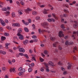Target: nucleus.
<instances>
[{"instance_id": "obj_1", "label": "nucleus", "mask_w": 78, "mask_h": 78, "mask_svg": "<svg viewBox=\"0 0 78 78\" xmlns=\"http://www.w3.org/2000/svg\"><path fill=\"white\" fill-rule=\"evenodd\" d=\"M41 26H43L44 28H46V29H49V27L47 26H48V23L46 22H44L43 23H41Z\"/></svg>"}, {"instance_id": "obj_2", "label": "nucleus", "mask_w": 78, "mask_h": 78, "mask_svg": "<svg viewBox=\"0 0 78 78\" xmlns=\"http://www.w3.org/2000/svg\"><path fill=\"white\" fill-rule=\"evenodd\" d=\"M77 34V36H78V30L77 31H74L73 32V35H72L71 37L73 38V39H75V35L74 34L76 35V34Z\"/></svg>"}, {"instance_id": "obj_3", "label": "nucleus", "mask_w": 78, "mask_h": 78, "mask_svg": "<svg viewBox=\"0 0 78 78\" xmlns=\"http://www.w3.org/2000/svg\"><path fill=\"white\" fill-rule=\"evenodd\" d=\"M17 35L19 36V38L21 40H22L23 39V36L20 33H18L17 34Z\"/></svg>"}, {"instance_id": "obj_4", "label": "nucleus", "mask_w": 78, "mask_h": 78, "mask_svg": "<svg viewBox=\"0 0 78 78\" xmlns=\"http://www.w3.org/2000/svg\"><path fill=\"white\" fill-rule=\"evenodd\" d=\"M74 24L73 25V27L74 28H76L77 27H78V22L77 21H74Z\"/></svg>"}, {"instance_id": "obj_5", "label": "nucleus", "mask_w": 78, "mask_h": 78, "mask_svg": "<svg viewBox=\"0 0 78 78\" xmlns=\"http://www.w3.org/2000/svg\"><path fill=\"white\" fill-rule=\"evenodd\" d=\"M44 66H45L46 69H46V71L47 72H50V70L48 69V64L44 63Z\"/></svg>"}, {"instance_id": "obj_6", "label": "nucleus", "mask_w": 78, "mask_h": 78, "mask_svg": "<svg viewBox=\"0 0 78 78\" xmlns=\"http://www.w3.org/2000/svg\"><path fill=\"white\" fill-rule=\"evenodd\" d=\"M48 64L51 66H52V67H55V65H54V63L51 61H49L48 62Z\"/></svg>"}, {"instance_id": "obj_7", "label": "nucleus", "mask_w": 78, "mask_h": 78, "mask_svg": "<svg viewBox=\"0 0 78 78\" xmlns=\"http://www.w3.org/2000/svg\"><path fill=\"white\" fill-rule=\"evenodd\" d=\"M58 36L59 37H64V34H62V32L60 31L58 33Z\"/></svg>"}, {"instance_id": "obj_8", "label": "nucleus", "mask_w": 78, "mask_h": 78, "mask_svg": "<svg viewBox=\"0 0 78 78\" xmlns=\"http://www.w3.org/2000/svg\"><path fill=\"white\" fill-rule=\"evenodd\" d=\"M13 26H14V27H20V24L18 23H16L13 24Z\"/></svg>"}, {"instance_id": "obj_9", "label": "nucleus", "mask_w": 78, "mask_h": 78, "mask_svg": "<svg viewBox=\"0 0 78 78\" xmlns=\"http://www.w3.org/2000/svg\"><path fill=\"white\" fill-rule=\"evenodd\" d=\"M0 21L1 22V23L2 25L3 26H5V25L6 24L4 22V21H3V20H2L0 19Z\"/></svg>"}, {"instance_id": "obj_10", "label": "nucleus", "mask_w": 78, "mask_h": 78, "mask_svg": "<svg viewBox=\"0 0 78 78\" xmlns=\"http://www.w3.org/2000/svg\"><path fill=\"white\" fill-rule=\"evenodd\" d=\"M19 51L21 52H23V53H24L25 51V49H23V48H20L19 49Z\"/></svg>"}, {"instance_id": "obj_11", "label": "nucleus", "mask_w": 78, "mask_h": 78, "mask_svg": "<svg viewBox=\"0 0 78 78\" xmlns=\"http://www.w3.org/2000/svg\"><path fill=\"white\" fill-rule=\"evenodd\" d=\"M32 10L31 9H30L29 8H27V9H25L24 11L27 13H28V11H31Z\"/></svg>"}, {"instance_id": "obj_12", "label": "nucleus", "mask_w": 78, "mask_h": 78, "mask_svg": "<svg viewBox=\"0 0 78 78\" xmlns=\"http://www.w3.org/2000/svg\"><path fill=\"white\" fill-rule=\"evenodd\" d=\"M23 43L24 45H27L28 43V40H26L23 41Z\"/></svg>"}, {"instance_id": "obj_13", "label": "nucleus", "mask_w": 78, "mask_h": 78, "mask_svg": "<svg viewBox=\"0 0 78 78\" xmlns=\"http://www.w3.org/2000/svg\"><path fill=\"white\" fill-rule=\"evenodd\" d=\"M9 45H10V43H6L5 44V48L6 49H8L9 48V47H8V46Z\"/></svg>"}, {"instance_id": "obj_14", "label": "nucleus", "mask_w": 78, "mask_h": 78, "mask_svg": "<svg viewBox=\"0 0 78 78\" xmlns=\"http://www.w3.org/2000/svg\"><path fill=\"white\" fill-rule=\"evenodd\" d=\"M58 44V42H55L53 44V47H56V44Z\"/></svg>"}, {"instance_id": "obj_15", "label": "nucleus", "mask_w": 78, "mask_h": 78, "mask_svg": "<svg viewBox=\"0 0 78 78\" xmlns=\"http://www.w3.org/2000/svg\"><path fill=\"white\" fill-rule=\"evenodd\" d=\"M10 72H15V68H14L13 69L11 68L10 69Z\"/></svg>"}, {"instance_id": "obj_16", "label": "nucleus", "mask_w": 78, "mask_h": 78, "mask_svg": "<svg viewBox=\"0 0 78 78\" xmlns=\"http://www.w3.org/2000/svg\"><path fill=\"white\" fill-rule=\"evenodd\" d=\"M34 66V64L33 63H32L31 64L29 65V66L30 68H32Z\"/></svg>"}, {"instance_id": "obj_17", "label": "nucleus", "mask_w": 78, "mask_h": 78, "mask_svg": "<svg viewBox=\"0 0 78 78\" xmlns=\"http://www.w3.org/2000/svg\"><path fill=\"white\" fill-rule=\"evenodd\" d=\"M1 41H3L6 40V37H5L2 36L1 37Z\"/></svg>"}, {"instance_id": "obj_18", "label": "nucleus", "mask_w": 78, "mask_h": 78, "mask_svg": "<svg viewBox=\"0 0 78 78\" xmlns=\"http://www.w3.org/2000/svg\"><path fill=\"white\" fill-rule=\"evenodd\" d=\"M50 39L51 40V41H55V40L56 39L55 37H51Z\"/></svg>"}, {"instance_id": "obj_19", "label": "nucleus", "mask_w": 78, "mask_h": 78, "mask_svg": "<svg viewBox=\"0 0 78 78\" xmlns=\"http://www.w3.org/2000/svg\"><path fill=\"white\" fill-rule=\"evenodd\" d=\"M24 30L25 31H26V32H27V33H28V32H29V30H28V29L27 27H25Z\"/></svg>"}, {"instance_id": "obj_20", "label": "nucleus", "mask_w": 78, "mask_h": 78, "mask_svg": "<svg viewBox=\"0 0 78 78\" xmlns=\"http://www.w3.org/2000/svg\"><path fill=\"white\" fill-rule=\"evenodd\" d=\"M52 16H53L54 17L55 19L56 20H58V17L55 16V14L54 13H52Z\"/></svg>"}, {"instance_id": "obj_21", "label": "nucleus", "mask_w": 78, "mask_h": 78, "mask_svg": "<svg viewBox=\"0 0 78 78\" xmlns=\"http://www.w3.org/2000/svg\"><path fill=\"white\" fill-rule=\"evenodd\" d=\"M12 15L13 17H16V14H15V12H12Z\"/></svg>"}, {"instance_id": "obj_22", "label": "nucleus", "mask_w": 78, "mask_h": 78, "mask_svg": "<svg viewBox=\"0 0 78 78\" xmlns=\"http://www.w3.org/2000/svg\"><path fill=\"white\" fill-rule=\"evenodd\" d=\"M58 49L59 50H62V48L60 45H59L58 47Z\"/></svg>"}, {"instance_id": "obj_23", "label": "nucleus", "mask_w": 78, "mask_h": 78, "mask_svg": "<svg viewBox=\"0 0 78 78\" xmlns=\"http://www.w3.org/2000/svg\"><path fill=\"white\" fill-rule=\"evenodd\" d=\"M44 54H45V55H48V52L46 50H45L44 51Z\"/></svg>"}, {"instance_id": "obj_24", "label": "nucleus", "mask_w": 78, "mask_h": 78, "mask_svg": "<svg viewBox=\"0 0 78 78\" xmlns=\"http://www.w3.org/2000/svg\"><path fill=\"white\" fill-rule=\"evenodd\" d=\"M32 14L33 15H36L37 14V12L35 11H34L32 12Z\"/></svg>"}, {"instance_id": "obj_25", "label": "nucleus", "mask_w": 78, "mask_h": 78, "mask_svg": "<svg viewBox=\"0 0 78 78\" xmlns=\"http://www.w3.org/2000/svg\"><path fill=\"white\" fill-rule=\"evenodd\" d=\"M71 67H72V65H69L68 66L67 68L68 69L70 70V69H71Z\"/></svg>"}, {"instance_id": "obj_26", "label": "nucleus", "mask_w": 78, "mask_h": 78, "mask_svg": "<svg viewBox=\"0 0 78 78\" xmlns=\"http://www.w3.org/2000/svg\"><path fill=\"white\" fill-rule=\"evenodd\" d=\"M5 14H6V16H8V15H9V11H7L6 12H4Z\"/></svg>"}, {"instance_id": "obj_27", "label": "nucleus", "mask_w": 78, "mask_h": 78, "mask_svg": "<svg viewBox=\"0 0 78 78\" xmlns=\"http://www.w3.org/2000/svg\"><path fill=\"white\" fill-rule=\"evenodd\" d=\"M40 60L41 62L44 61V59L41 57L40 58Z\"/></svg>"}, {"instance_id": "obj_28", "label": "nucleus", "mask_w": 78, "mask_h": 78, "mask_svg": "<svg viewBox=\"0 0 78 78\" xmlns=\"http://www.w3.org/2000/svg\"><path fill=\"white\" fill-rule=\"evenodd\" d=\"M47 10H44V11H43V14H47Z\"/></svg>"}, {"instance_id": "obj_29", "label": "nucleus", "mask_w": 78, "mask_h": 78, "mask_svg": "<svg viewBox=\"0 0 78 78\" xmlns=\"http://www.w3.org/2000/svg\"><path fill=\"white\" fill-rule=\"evenodd\" d=\"M24 56L27 59H29V57H28V55H27V54H26L24 55Z\"/></svg>"}, {"instance_id": "obj_30", "label": "nucleus", "mask_w": 78, "mask_h": 78, "mask_svg": "<svg viewBox=\"0 0 78 78\" xmlns=\"http://www.w3.org/2000/svg\"><path fill=\"white\" fill-rule=\"evenodd\" d=\"M22 31V29H18V33H21Z\"/></svg>"}, {"instance_id": "obj_31", "label": "nucleus", "mask_w": 78, "mask_h": 78, "mask_svg": "<svg viewBox=\"0 0 78 78\" xmlns=\"http://www.w3.org/2000/svg\"><path fill=\"white\" fill-rule=\"evenodd\" d=\"M2 10L3 11H7V9H6V8H2Z\"/></svg>"}, {"instance_id": "obj_32", "label": "nucleus", "mask_w": 78, "mask_h": 78, "mask_svg": "<svg viewBox=\"0 0 78 78\" xmlns=\"http://www.w3.org/2000/svg\"><path fill=\"white\" fill-rule=\"evenodd\" d=\"M32 71H33V69H32L31 68H29L28 69V71L29 72H32Z\"/></svg>"}, {"instance_id": "obj_33", "label": "nucleus", "mask_w": 78, "mask_h": 78, "mask_svg": "<svg viewBox=\"0 0 78 78\" xmlns=\"http://www.w3.org/2000/svg\"><path fill=\"white\" fill-rule=\"evenodd\" d=\"M73 42L70 41L69 42L68 45H73Z\"/></svg>"}, {"instance_id": "obj_34", "label": "nucleus", "mask_w": 78, "mask_h": 78, "mask_svg": "<svg viewBox=\"0 0 78 78\" xmlns=\"http://www.w3.org/2000/svg\"><path fill=\"white\" fill-rule=\"evenodd\" d=\"M35 19H36V20H40V19H41V18H40L39 16H37L35 18Z\"/></svg>"}, {"instance_id": "obj_35", "label": "nucleus", "mask_w": 78, "mask_h": 78, "mask_svg": "<svg viewBox=\"0 0 78 78\" xmlns=\"http://www.w3.org/2000/svg\"><path fill=\"white\" fill-rule=\"evenodd\" d=\"M40 71L41 72H44V68H41L40 69Z\"/></svg>"}, {"instance_id": "obj_36", "label": "nucleus", "mask_w": 78, "mask_h": 78, "mask_svg": "<svg viewBox=\"0 0 78 78\" xmlns=\"http://www.w3.org/2000/svg\"><path fill=\"white\" fill-rule=\"evenodd\" d=\"M7 29L9 30H11L12 29V28H11V27L9 26H7Z\"/></svg>"}, {"instance_id": "obj_37", "label": "nucleus", "mask_w": 78, "mask_h": 78, "mask_svg": "<svg viewBox=\"0 0 78 78\" xmlns=\"http://www.w3.org/2000/svg\"><path fill=\"white\" fill-rule=\"evenodd\" d=\"M33 39H36L37 37L36 35H33L32 37Z\"/></svg>"}, {"instance_id": "obj_38", "label": "nucleus", "mask_w": 78, "mask_h": 78, "mask_svg": "<svg viewBox=\"0 0 78 78\" xmlns=\"http://www.w3.org/2000/svg\"><path fill=\"white\" fill-rule=\"evenodd\" d=\"M64 12H65L66 13H69V12L66 9H64Z\"/></svg>"}, {"instance_id": "obj_39", "label": "nucleus", "mask_w": 78, "mask_h": 78, "mask_svg": "<svg viewBox=\"0 0 78 78\" xmlns=\"http://www.w3.org/2000/svg\"><path fill=\"white\" fill-rule=\"evenodd\" d=\"M5 36H9V34L8 33H5L4 34Z\"/></svg>"}, {"instance_id": "obj_40", "label": "nucleus", "mask_w": 78, "mask_h": 78, "mask_svg": "<svg viewBox=\"0 0 78 78\" xmlns=\"http://www.w3.org/2000/svg\"><path fill=\"white\" fill-rule=\"evenodd\" d=\"M8 62L9 64H10V65L12 64V62H11V61L10 60H9Z\"/></svg>"}, {"instance_id": "obj_41", "label": "nucleus", "mask_w": 78, "mask_h": 78, "mask_svg": "<svg viewBox=\"0 0 78 78\" xmlns=\"http://www.w3.org/2000/svg\"><path fill=\"white\" fill-rule=\"evenodd\" d=\"M6 67H2V70L5 71L6 70Z\"/></svg>"}, {"instance_id": "obj_42", "label": "nucleus", "mask_w": 78, "mask_h": 78, "mask_svg": "<svg viewBox=\"0 0 78 78\" xmlns=\"http://www.w3.org/2000/svg\"><path fill=\"white\" fill-rule=\"evenodd\" d=\"M21 72H22V73H24V72H25V69H22L21 70Z\"/></svg>"}, {"instance_id": "obj_43", "label": "nucleus", "mask_w": 78, "mask_h": 78, "mask_svg": "<svg viewBox=\"0 0 78 78\" xmlns=\"http://www.w3.org/2000/svg\"><path fill=\"white\" fill-rule=\"evenodd\" d=\"M61 28H65V27H64V24H62L61 25Z\"/></svg>"}, {"instance_id": "obj_44", "label": "nucleus", "mask_w": 78, "mask_h": 78, "mask_svg": "<svg viewBox=\"0 0 78 78\" xmlns=\"http://www.w3.org/2000/svg\"><path fill=\"white\" fill-rule=\"evenodd\" d=\"M3 31V28L2 27H0V31L2 32Z\"/></svg>"}, {"instance_id": "obj_45", "label": "nucleus", "mask_w": 78, "mask_h": 78, "mask_svg": "<svg viewBox=\"0 0 78 78\" xmlns=\"http://www.w3.org/2000/svg\"><path fill=\"white\" fill-rule=\"evenodd\" d=\"M19 55H20V56H24V54L23 53H20L19 54Z\"/></svg>"}, {"instance_id": "obj_46", "label": "nucleus", "mask_w": 78, "mask_h": 78, "mask_svg": "<svg viewBox=\"0 0 78 78\" xmlns=\"http://www.w3.org/2000/svg\"><path fill=\"white\" fill-rule=\"evenodd\" d=\"M32 59L33 60H34V61H36V58H35V57H33L32 58Z\"/></svg>"}, {"instance_id": "obj_47", "label": "nucleus", "mask_w": 78, "mask_h": 78, "mask_svg": "<svg viewBox=\"0 0 78 78\" xmlns=\"http://www.w3.org/2000/svg\"><path fill=\"white\" fill-rule=\"evenodd\" d=\"M61 69L62 70V71H64V70H65L64 68L63 67H62L61 68Z\"/></svg>"}, {"instance_id": "obj_48", "label": "nucleus", "mask_w": 78, "mask_h": 78, "mask_svg": "<svg viewBox=\"0 0 78 78\" xmlns=\"http://www.w3.org/2000/svg\"><path fill=\"white\" fill-rule=\"evenodd\" d=\"M22 69V67H20L19 68L18 70L19 71H21Z\"/></svg>"}, {"instance_id": "obj_49", "label": "nucleus", "mask_w": 78, "mask_h": 78, "mask_svg": "<svg viewBox=\"0 0 78 78\" xmlns=\"http://www.w3.org/2000/svg\"><path fill=\"white\" fill-rule=\"evenodd\" d=\"M2 55H5L6 54V53L5 51H2Z\"/></svg>"}, {"instance_id": "obj_50", "label": "nucleus", "mask_w": 78, "mask_h": 78, "mask_svg": "<svg viewBox=\"0 0 78 78\" xmlns=\"http://www.w3.org/2000/svg\"><path fill=\"white\" fill-rule=\"evenodd\" d=\"M40 8H44V7H45V5H41L40 6Z\"/></svg>"}, {"instance_id": "obj_51", "label": "nucleus", "mask_w": 78, "mask_h": 78, "mask_svg": "<svg viewBox=\"0 0 78 78\" xmlns=\"http://www.w3.org/2000/svg\"><path fill=\"white\" fill-rule=\"evenodd\" d=\"M69 44V41H66L65 42V45H67Z\"/></svg>"}, {"instance_id": "obj_52", "label": "nucleus", "mask_w": 78, "mask_h": 78, "mask_svg": "<svg viewBox=\"0 0 78 78\" xmlns=\"http://www.w3.org/2000/svg\"><path fill=\"white\" fill-rule=\"evenodd\" d=\"M75 50H76V47H75L73 48V52H75Z\"/></svg>"}, {"instance_id": "obj_53", "label": "nucleus", "mask_w": 78, "mask_h": 78, "mask_svg": "<svg viewBox=\"0 0 78 78\" xmlns=\"http://www.w3.org/2000/svg\"><path fill=\"white\" fill-rule=\"evenodd\" d=\"M48 22H51L52 21V20L50 19H48Z\"/></svg>"}, {"instance_id": "obj_54", "label": "nucleus", "mask_w": 78, "mask_h": 78, "mask_svg": "<svg viewBox=\"0 0 78 78\" xmlns=\"http://www.w3.org/2000/svg\"><path fill=\"white\" fill-rule=\"evenodd\" d=\"M20 3L21 4V5H24L25 3H24V2H20Z\"/></svg>"}, {"instance_id": "obj_55", "label": "nucleus", "mask_w": 78, "mask_h": 78, "mask_svg": "<svg viewBox=\"0 0 78 78\" xmlns=\"http://www.w3.org/2000/svg\"><path fill=\"white\" fill-rule=\"evenodd\" d=\"M37 39H35L34 40V41L35 42H37Z\"/></svg>"}, {"instance_id": "obj_56", "label": "nucleus", "mask_w": 78, "mask_h": 78, "mask_svg": "<svg viewBox=\"0 0 78 78\" xmlns=\"http://www.w3.org/2000/svg\"><path fill=\"white\" fill-rule=\"evenodd\" d=\"M65 39H68V38H69V36H66L65 37H64Z\"/></svg>"}, {"instance_id": "obj_57", "label": "nucleus", "mask_w": 78, "mask_h": 78, "mask_svg": "<svg viewBox=\"0 0 78 78\" xmlns=\"http://www.w3.org/2000/svg\"><path fill=\"white\" fill-rule=\"evenodd\" d=\"M29 52L30 53H32L33 52V51L31 49H30Z\"/></svg>"}, {"instance_id": "obj_58", "label": "nucleus", "mask_w": 78, "mask_h": 78, "mask_svg": "<svg viewBox=\"0 0 78 78\" xmlns=\"http://www.w3.org/2000/svg\"><path fill=\"white\" fill-rule=\"evenodd\" d=\"M64 17H66L67 16V15L66 14H65L63 15Z\"/></svg>"}, {"instance_id": "obj_59", "label": "nucleus", "mask_w": 78, "mask_h": 78, "mask_svg": "<svg viewBox=\"0 0 78 78\" xmlns=\"http://www.w3.org/2000/svg\"><path fill=\"white\" fill-rule=\"evenodd\" d=\"M22 72H20V73H19V75L20 76H21V75H22Z\"/></svg>"}, {"instance_id": "obj_60", "label": "nucleus", "mask_w": 78, "mask_h": 78, "mask_svg": "<svg viewBox=\"0 0 78 78\" xmlns=\"http://www.w3.org/2000/svg\"><path fill=\"white\" fill-rule=\"evenodd\" d=\"M24 24L25 25L27 26L28 25V23H27V22L25 23Z\"/></svg>"}, {"instance_id": "obj_61", "label": "nucleus", "mask_w": 78, "mask_h": 78, "mask_svg": "<svg viewBox=\"0 0 78 78\" xmlns=\"http://www.w3.org/2000/svg\"><path fill=\"white\" fill-rule=\"evenodd\" d=\"M66 74H67V72L66 71H65L63 73V75H66Z\"/></svg>"}, {"instance_id": "obj_62", "label": "nucleus", "mask_w": 78, "mask_h": 78, "mask_svg": "<svg viewBox=\"0 0 78 78\" xmlns=\"http://www.w3.org/2000/svg\"><path fill=\"white\" fill-rule=\"evenodd\" d=\"M28 21H29V23H31V20L30 19L28 20Z\"/></svg>"}, {"instance_id": "obj_63", "label": "nucleus", "mask_w": 78, "mask_h": 78, "mask_svg": "<svg viewBox=\"0 0 78 78\" xmlns=\"http://www.w3.org/2000/svg\"><path fill=\"white\" fill-rule=\"evenodd\" d=\"M58 65H62L61 62H58Z\"/></svg>"}, {"instance_id": "obj_64", "label": "nucleus", "mask_w": 78, "mask_h": 78, "mask_svg": "<svg viewBox=\"0 0 78 78\" xmlns=\"http://www.w3.org/2000/svg\"><path fill=\"white\" fill-rule=\"evenodd\" d=\"M18 12H19V14H20V15H22V12H19V11H18Z\"/></svg>"}]
</instances>
